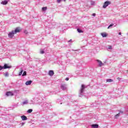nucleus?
Returning a JSON list of instances; mask_svg holds the SVG:
<instances>
[{
  "mask_svg": "<svg viewBox=\"0 0 128 128\" xmlns=\"http://www.w3.org/2000/svg\"><path fill=\"white\" fill-rule=\"evenodd\" d=\"M46 10H48V7H43V8H42V10H43V12H44V11Z\"/></svg>",
  "mask_w": 128,
  "mask_h": 128,
  "instance_id": "17",
  "label": "nucleus"
},
{
  "mask_svg": "<svg viewBox=\"0 0 128 128\" xmlns=\"http://www.w3.org/2000/svg\"><path fill=\"white\" fill-rule=\"evenodd\" d=\"M26 76V71L24 72L22 74V76Z\"/></svg>",
  "mask_w": 128,
  "mask_h": 128,
  "instance_id": "20",
  "label": "nucleus"
},
{
  "mask_svg": "<svg viewBox=\"0 0 128 128\" xmlns=\"http://www.w3.org/2000/svg\"><path fill=\"white\" fill-rule=\"evenodd\" d=\"M114 82V80H112V79H108L106 80L107 82Z\"/></svg>",
  "mask_w": 128,
  "mask_h": 128,
  "instance_id": "16",
  "label": "nucleus"
},
{
  "mask_svg": "<svg viewBox=\"0 0 128 128\" xmlns=\"http://www.w3.org/2000/svg\"><path fill=\"white\" fill-rule=\"evenodd\" d=\"M57 0V2H58V4H60V2H62V0Z\"/></svg>",
  "mask_w": 128,
  "mask_h": 128,
  "instance_id": "28",
  "label": "nucleus"
},
{
  "mask_svg": "<svg viewBox=\"0 0 128 128\" xmlns=\"http://www.w3.org/2000/svg\"><path fill=\"white\" fill-rule=\"evenodd\" d=\"M108 4H110V2L106 1V2H104V4L103 6L104 8H106V6H108Z\"/></svg>",
  "mask_w": 128,
  "mask_h": 128,
  "instance_id": "2",
  "label": "nucleus"
},
{
  "mask_svg": "<svg viewBox=\"0 0 128 128\" xmlns=\"http://www.w3.org/2000/svg\"><path fill=\"white\" fill-rule=\"evenodd\" d=\"M120 113H118V114H117L115 116V118H118V116H120Z\"/></svg>",
  "mask_w": 128,
  "mask_h": 128,
  "instance_id": "21",
  "label": "nucleus"
},
{
  "mask_svg": "<svg viewBox=\"0 0 128 128\" xmlns=\"http://www.w3.org/2000/svg\"><path fill=\"white\" fill-rule=\"evenodd\" d=\"M60 88L62 90H66V84H62Z\"/></svg>",
  "mask_w": 128,
  "mask_h": 128,
  "instance_id": "4",
  "label": "nucleus"
},
{
  "mask_svg": "<svg viewBox=\"0 0 128 128\" xmlns=\"http://www.w3.org/2000/svg\"><path fill=\"white\" fill-rule=\"evenodd\" d=\"M92 126L93 128H98V124H92Z\"/></svg>",
  "mask_w": 128,
  "mask_h": 128,
  "instance_id": "14",
  "label": "nucleus"
},
{
  "mask_svg": "<svg viewBox=\"0 0 128 128\" xmlns=\"http://www.w3.org/2000/svg\"><path fill=\"white\" fill-rule=\"evenodd\" d=\"M97 62L99 64V66H104V64L102 63V62L101 60H98Z\"/></svg>",
  "mask_w": 128,
  "mask_h": 128,
  "instance_id": "9",
  "label": "nucleus"
},
{
  "mask_svg": "<svg viewBox=\"0 0 128 128\" xmlns=\"http://www.w3.org/2000/svg\"><path fill=\"white\" fill-rule=\"evenodd\" d=\"M2 4H8V0H4V1H2L1 2Z\"/></svg>",
  "mask_w": 128,
  "mask_h": 128,
  "instance_id": "13",
  "label": "nucleus"
},
{
  "mask_svg": "<svg viewBox=\"0 0 128 128\" xmlns=\"http://www.w3.org/2000/svg\"><path fill=\"white\" fill-rule=\"evenodd\" d=\"M21 118L22 120H28V118L25 116H21Z\"/></svg>",
  "mask_w": 128,
  "mask_h": 128,
  "instance_id": "12",
  "label": "nucleus"
},
{
  "mask_svg": "<svg viewBox=\"0 0 128 128\" xmlns=\"http://www.w3.org/2000/svg\"><path fill=\"white\" fill-rule=\"evenodd\" d=\"M24 34H28V30H25L24 31Z\"/></svg>",
  "mask_w": 128,
  "mask_h": 128,
  "instance_id": "25",
  "label": "nucleus"
},
{
  "mask_svg": "<svg viewBox=\"0 0 128 128\" xmlns=\"http://www.w3.org/2000/svg\"><path fill=\"white\" fill-rule=\"evenodd\" d=\"M14 34H16L14 33V31L12 30V32H10L8 34V36L9 38H12L14 37Z\"/></svg>",
  "mask_w": 128,
  "mask_h": 128,
  "instance_id": "1",
  "label": "nucleus"
},
{
  "mask_svg": "<svg viewBox=\"0 0 128 128\" xmlns=\"http://www.w3.org/2000/svg\"><path fill=\"white\" fill-rule=\"evenodd\" d=\"M117 80H120V77H118V78H117Z\"/></svg>",
  "mask_w": 128,
  "mask_h": 128,
  "instance_id": "31",
  "label": "nucleus"
},
{
  "mask_svg": "<svg viewBox=\"0 0 128 128\" xmlns=\"http://www.w3.org/2000/svg\"><path fill=\"white\" fill-rule=\"evenodd\" d=\"M32 81L28 80L26 82V86H30V85L32 84Z\"/></svg>",
  "mask_w": 128,
  "mask_h": 128,
  "instance_id": "11",
  "label": "nucleus"
},
{
  "mask_svg": "<svg viewBox=\"0 0 128 128\" xmlns=\"http://www.w3.org/2000/svg\"><path fill=\"white\" fill-rule=\"evenodd\" d=\"M48 74L50 76H52L54 74V70H50L48 72Z\"/></svg>",
  "mask_w": 128,
  "mask_h": 128,
  "instance_id": "8",
  "label": "nucleus"
},
{
  "mask_svg": "<svg viewBox=\"0 0 128 128\" xmlns=\"http://www.w3.org/2000/svg\"><path fill=\"white\" fill-rule=\"evenodd\" d=\"M4 70H6V68H12L11 66H8V64H4V66H3Z\"/></svg>",
  "mask_w": 128,
  "mask_h": 128,
  "instance_id": "7",
  "label": "nucleus"
},
{
  "mask_svg": "<svg viewBox=\"0 0 128 128\" xmlns=\"http://www.w3.org/2000/svg\"><path fill=\"white\" fill-rule=\"evenodd\" d=\"M40 54H44V51L42 50H41L40 51Z\"/></svg>",
  "mask_w": 128,
  "mask_h": 128,
  "instance_id": "24",
  "label": "nucleus"
},
{
  "mask_svg": "<svg viewBox=\"0 0 128 128\" xmlns=\"http://www.w3.org/2000/svg\"><path fill=\"white\" fill-rule=\"evenodd\" d=\"M118 35H119V36H122V32H120L118 33Z\"/></svg>",
  "mask_w": 128,
  "mask_h": 128,
  "instance_id": "33",
  "label": "nucleus"
},
{
  "mask_svg": "<svg viewBox=\"0 0 128 128\" xmlns=\"http://www.w3.org/2000/svg\"><path fill=\"white\" fill-rule=\"evenodd\" d=\"M24 72V70H22V68H20V72H19L18 76H22V72Z\"/></svg>",
  "mask_w": 128,
  "mask_h": 128,
  "instance_id": "15",
  "label": "nucleus"
},
{
  "mask_svg": "<svg viewBox=\"0 0 128 128\" xmlns=\"http://www.w3.org/2000/svg\"><path fill=\"white\" fill-rule=\"evenodd\" d=\"M69 80L68 78H66V80Z\"/></svg>",
  "mask_w": 128,
  "mask_h": 128,
  "instance_id": "32",
  "label": "nucleus"
},
{
  "mask_svg": "<svg viewBox=\"0 0 128 128\" xmlns=\"http://www.w3.org/2000/svg\"><path fill=\"white\" fill-rule=\"evenodd\" d=\"M28 100H26L23 102V104H28Z\"/></svg>",
  "mask_w": 128,
  "mask_h": 128,
  "instance_id": "22",
  "label": "nucleus"
},
{
  "mask_svg": "<svg viewBox=\"0 0 128 128\" xmlns=\"http://www.w3.org/2000/svg\"><path fill=\"white\" fill-rule=\"evenodd\" d=\"M85 88H86V86H84V84H82L81 89H80V94H82V92H84V90Z\"/></svg>",
  "mask_w": 128,
  "mask_h": 128,
  "instance_id": "5",
  "label": "nucleus"
},
{
  "mask_svg": "<svg viewBox=\"0 0 128 128\" xmlns=\"http://www.w3.org/2000/svg\"><path fill=\"white\" fill-rule=\"evenodd\" d=\"M2 69H4V67L0 66V70H2Z\"/></svg>",
  "mask_w": 128,
  "mask_h": 128,
  "instance_id": "29",
  "label": "nucleus"
},
{
  "mask_svg": "<svg viewBox=\"0 0 128 128\" xmlns=\"http://www.w3.org/2000/svg\"><path fill=\"white\" fill-rule=\"evenodd\" d=\"M72 42V40H70L68 41V42Z\"/></svg>",
  "mask_w": 128,
  "mask_h": 128,
  "instance_id": "34",
  "label": "nucleus"
},
{
  "mask_svg": "<svg viewBox=\"0 0 128 128\" xmlns=\"http://www.w3.org/2000/svg\"><path fill=\"white\" fill-rule=\"evenodd\" d=\"M18 32H20V27L16 28L14 31V34H18Z\"/></svg>",
  "mask_w": 128,
  "mask_h": 128,
  "instance_id": "3",
  "label": "nucleus"
},
{
  "mask_svg": "<svg viewBox=\"0 0 128 128\" xmlns=\"http://www.w3.org/2000/svg\"><path fill=\"white\" fill-rule=\"evenodd\" d=\"M27 112H28V114H31V112H32V109H29L27 111Z\"/></svg>",
  "mask_w": 128,
  "mask_h": 128,
  "instance_id": "18",
  "label": "nucleus"
},
{
  "mask_svg": "<svg viewBox=\"0 0 128 128\" xmlns=\"http://www.w3.org/2000/svg\"><path fill=\"white\" fill-rule=\"evenodd\" d=\"M77 31H78V32H79L80 34V32H84V31L82 30H80V28H78V29H77Z\"/></svg>",
  "mask_w": 128,
  "mask_h": 128,
  "instance_id": "19",
  "label": "nucleus"
},
{
  "mask_svg": "<svg viewBox=\"0 0 128 128\" xmlns=\"http://www.w3.org/2000/svg\"><path fill=\"white\" fill-rule=\"evenodd\" d=\"M6 96H14V94L11 92H8L6 93Z\"/></svg>",
  "mask_w": 128,
  "mask_h": 128,
  "instance_id": "6",
  "label": "nucleus"
},
{
  "mask_svg": "<svg viewBox=\"0 0 128 128\" xmlns=\"http://www.w3.org/2000/svg\"><path fill=\"white\" fill-rule=\"evenodd\" d=\"M101 36H102L103 38H106V36H108V34L106 32H102L101 33Z\"/></svg>",
  "mask_w": 128,
  "mask_h": 128,
  "instance_id": "10",
  "label": "nucleus"
},
{
  "mask_svg": "<svg viewBox=\"0 0 128 128\" xmlns=\"http://www.w3.org/2000/svg\"><path fill=\"white\" fill-rule=\"evenodd\" d=\"M4 76H8V72H6L5 74H4Z\"/></svg>",
  "mask_w": 128,
  "mask_h": 128,
  "instance_id": "26",
  "label": "nucleus"
},
{
  "mask_svg": "<svg viewBox=\"0 0 128 128\" xmlns=\"http://www.w3.org/2000/svg\"><path fill=\"white\" fill-rule=\"evenodd\" d=\"M64 1H66V0H64Z\"/></svg>",
  "mask_w": 128,
  "mask_h": 128,
  "instance_id": "35",
  "label": "nucleus"
},
{
  "mask_svg": "<svg viewBox=\"0 0 128 128\" xmlns=\"http://www.w3.org/2000/svg\"><path fill=\"white\" fill-rule=\"evenodd\" d=\"M92 16H96V14L94 13V14H92Z\"/></svg>",
  "mask_w": 128,
  "mask_h": 128,
  "instance_id": "30",
  "label": "nucleus"
},
{
  "mask_svg": "<svg viewBox=\"0 0 128 128\" xmlns=\"http://www.w3.org/2000/svg\"><path fill=\"white\" fill-rule=\"evenodd\" d=\"M114 26V24H110L107 28H111V26Z\"/></svg>",
  "mask_w": 128,
  "mask_h": 128,
  "instance_id": "23",
  "label": "nucleus"
},
{
  "mask_svg": "<svg viewBox=\"0 0 128 128\" xmlns=\"http://www.w3.org/2000/svg\"><path fill=\"white\" fill-rule=\"evenodd\" d=\"M108 50H112V46H108Z\"/></svg>",
  "mask_w": 128,
  "mask_h": 128,
  "instance_id": "27",
  "label": "nucleus"
}]
</instances>
